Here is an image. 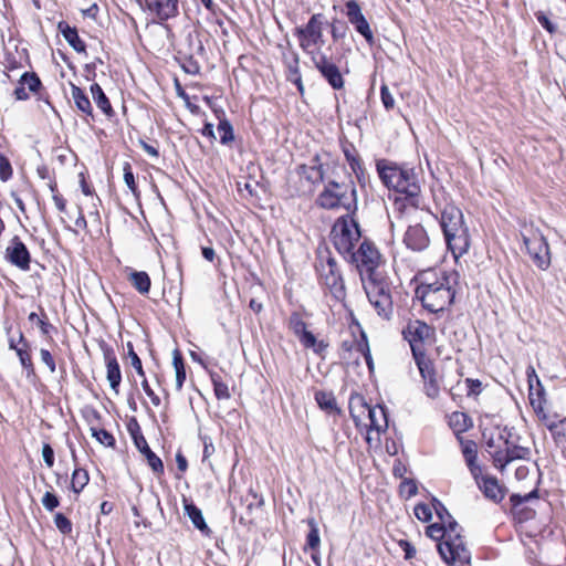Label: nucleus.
<instances>
[{"label":"nucleus","mask_w":566,"mask_h":566,"mask_svg":"<svg viewBox=\"0 0 566 566\" xmlns=\"http://www.w3.org/2000/svg\"><path fill=\"white\" fill-rule=\"evenodd\" d=\"M434 208L430 213L439 220L448 249L454 256L465 254L471 242L461 209L444 192L434 195Z\"/></svg>","instance_id":"1"},{"label":"nucleus","mask_w":566,"mask_h":566,"mask_svg":"<svg viewBox=\"0 0 566 566\" xmlns=\"http://www.w3.org/2000/svg\"><path fill=\"white\" fill-rule=\"evenodd\" d=\"M376 170L386 188L403 193L409 206L420 208L421 186L412 167L381 158L376 160Z\"/></svg>","instance_id":"2"},{"label":"nucleus","mask_w":566,"mask_h":566,"mask_svg":"<svg viewBox=\"0 0 566 566\" xmlns=\"http://www.w3.org/2000/svg\"><path fill=\"white\" fill-rule=\"evenodd\" d=\"M459 274L455 271H441L438 275H427L417 286L416 296L422 306L431 313H439L448 308L454 301L453 285L458 282Z\"/></svg>","instance_id":"3"},{"label":"nucleus","mask_w":566,"mask_h":566,"mask_svg":"<svg viewBox=\"0 0 566 566\" xmlns=\"http://www.w3.org/2000/svg\"><path fill=\"white\" fill-rule=\"evenodd\" d=\"M315 203L325 210L344 208L347 212L356 214L358 210L357 190L350 175L343 181L327 180L324 189L316 197Z\"/></svg>","instance_id":"4"},{"label":"nucleus","mask_w":566,"mask_h":566,"mask_svg":"<svg viewBox=\"0 0 566 566\" xmlns=\"http://www.w3.org/2000/svg\"><path fill=\"white\" fill-rule=\"evenodd\" d=\"M361 282L368 301L377 314L385 319H390L394 314L390 280L379 272L376 275L361 279Z\"/></svg>","instance_id":"5"},{"label":"nucleus","mask_w":566,"mask_h":566,"mask_svg":"<svg viewBox=\"0 0 566 566\" xmlns=\"http://www.w3.org/2000/svg\"><path fill=\"white\" fill-rule=\"evenodd\" d=\"M444 526L447 530L446 539L437 543L441 559L448 565H452L457 560L461 564H470L471 553L464 544L458 522L451 516V518H447Z\"/></svg>","instance_id":"6"},{"label":"nucleus","mask_w":566,"mask_h":566,"mask_svg":"<svg viewBox=\"0 0 566 566\" xmlns=\"http://www.w3.org/2000/svg\"><path fill=\"white\" fill-rule=\"evenodd\" d=\"M355 216L348 212L339 217L332 229L333 244L344 258H347L361 238L360 227Z\"/></svg>","instance_id":"7"},{"label":"nucleus","mask_w":566,"mask_h":566,"mask_svg":"<svg viewBox=\"0 0 566 566\" xmlns=\"http://www.w3.org/2000/svg\"><path fill=\"white\" fill-rule=\"evenodd\" d=\"M345 259L356 265L361 279L382 272L379 269L381 255L375 243L368 239H365L359 248L354 249Z\"/></svg>","instance_id":"8"},{"label":"nucleus","mask_w":566,"mask_h":566,"mask_svg":"<svg viewBox=\"0 0 566 566\" xmlns=\"http://www.w3.org/2000/svg\"><path fill=\"white\" fill-rule=\"evenodd\" d=\"M319 272L323 284L326 286L332 297L337 302H344L346 298V289L339 266L336 260L327 255L325 263L321 259Z\"/></svg>","instance_id":"9"},{"label":"nucleus","mask_w":566,"mask_h":566,"mask_svg":"<svg viewBox=\"0 0 566 566\" xmlns=\"http://www.w3.org/2000/svg\"><path fill=\"white\" fill-rule=\"evenodd\" d=\"M325 18L322 13H314L305 27L295 28L294 35L300 42V46L303 51L314 54L308 49L311 46H322L324 44L323 39V27Z\"/></svg>","instance_id":"10"},{"label":"nucleus","mask_w":566,"mask_h":566,"mask_svg":"<svg viewBox=\"0 0 566 566\" xmlns=\"http://www.w3.org/2000/svg\"><path fill=\"white\" fill-rule=\"evenodd\" d=\"M510 438L511 431L507 429V427H504L503 431L499 436V439L503 440L505 448L491 452L494 467L501 471L504 470V468L512 461L528 459L531 453L528 448L512 443Z\"/></svg>","instance_id":"11"},{"label":"nucleus","mask_w":566,"mask_h":566,"mask_svg":"<svg viewBox=\"0 0 566 566\" xmlns=\"http://www.w3.org/2000/svg\"><path fill=\"white\" fill-rule=\"evenodd\" d=\"M523 242L534 264L543 271L547 270L551 265V252L546 238L536 232L531 237L523 235Z\"/></svg>","instance_id":"12"},{"label":"nucleus","mask_w":566,"mask_h":566,"mask_svg":"<svg viewBox=\"0 0 566 566\" xmlns=\"http://www.w3.org/2000/svg\"><path fill=\"white\" fill-rule=\"evenodd\" d=\"M433 334V327L429 326L423 321L413 319L408 322L406 327L402 329V335L410 345L412 357H415V352L417 355L419 352L426 353L423 342Z\"/></svg>","instance_id":"13"},{"label":"nucleus","mask_w":566,"mask_h":566,"mask_svg":"<svg viewBox=\"0 0 566 566\" xmlns=\"http://www.w3.org/2000/svg\"><path fill=\"white\" fill-rule=\"evenodd\" d=\"M312 62L332 88L340 90L344 87V77L339 67L332 61V57L327 56V54L323 52H316L312 55Z\"/></svg>","instance_id":"14"},{"label":"nucleus","mask_w":566,"mask_h":566,"mask_svg":"<svg viewBox=\"0 0 566 566\" xmlns=\"http://www.w3.org/2000/svg\"><path fill=\"white\" fill-rule=\"evenodd\" d=\"M345 14L355 31L360 34L370 46L374 45L375 36L373 30L357 0H348L345 2Z\"/></svg>","instance_id":"15"},{"label":"nucleus","mask_w":566,"mask_h":566,"mask_svg":"<svg viewBox=\"0 0 566 566\" xmlns=\"http://www.w3.org/2000/svg\"><path fill=\"white\" fill-rule=\"evenodd\" d=\"M415 363L419 369L420 376L423 379L426 395L434 399L439 396L440 387L437 379V371L433 361L426 355V353H415Z\"/></svg>","instance_id":"16"},{"label":"nucleus","mask_w":566,"mask_h":566,"mask_svg":"<svg viewBox=\"0 0 566 566\" xmlns=\"http://www.w3.org/2000/svg\"><path fill=\"white\" fill-rule=\"evenodd\" d=\"M6 259L9 263L20 269L29 271L31 264V254L23 241L14 235L6 249Z\"/></svg>","instance_id":"17"},{"label":"nucleus","mask_w":566,"mask_h":566,"mask_svg":"<svg viewBox=\"0 0 566 566\" xmlns=\"http://www.w3.org/2000/svg\"><path fill=\"white\" fill-rule=\"evenodd\" d=\"M99 348L103 352L104 360L106 364V377L109 382V386L112 390L115 391V394H118L119 386L122 382V373L115 352L113 347L109 346L105 340H102L99 343Z\"/></svg>","instance_id":"18"},{"label":"nucleus","mask_w":566,"mask_h":566,"mask_svg":"<svg viewBox=\"0 0 566 566\" xmlns=\"http://www.w3.org/2000/svg\"><path fill=\"white\" fill-rule=\"evenodd\" d=\"M356 399L360 402V407L367 411L369 419L368 433L371 431H376L377 434L385 432L388 428L387 408L381 405L370 406L360 396H358Z\"/></svg>","instance_id":"19"},{"label":"nucleus","mask_w":566,"mask_h":566,"mask_svg":"<svg viewBox=\"0 0 566 566\" xmlns=\"http://www.w3.org/2000/svg\"><path fill=\"white\" fill-rule=\"evenodd\" d=\"M144 10L153 14L159 22L178 15V0H144Z\"/></svg>","instance_id":"20"},{"label":"nucleus","mask_w":566,"mask_h":566,"mask_svg":"<svg viewBox=\"0 0 566 566\" xmlns=\"http://www.w3.org/2000/svg\"><path fill=\"white\" fill-rule=\"evenodd\" d=\"M403 243L413 252H422L430 245V238L421 223L409 226L403 235Z\"/></svg>","instance_id":"21"},{"label":"nucleus","mask_w":566,"mask_h":566,"mask_svg":"<svg viewBox=\"0 0 566 566\" xmlns=\"http://www.w3.org/2000/svg\"><path fill=\"white\" fill-rule=\"evenodd\" d=\"M19 344L20 347L19 349H17L15 354L19 358L22 368L25 370V376L28 379H35L36 373L31 356V344L24 337V334L22 332L19 333Z\"/></svg>","instance_id":"22"},{"label":"nucleus","mask_w":566,"mask_h":566,"mask_svg":"<svg viewBox=\"0 0 566 566\" xmlns=\"http://www.w3.org/2000/svg\"><path fill=\"white\" fill-rule=\"evenodd\" d=\"M479 489L482 491L484 496L494 503H500L505 496V488L499 484V481L494 476H481L478 481Z\"/></svg>","instance_id":"23"},{"label":"nucleus","mask_w":566,"mask_h":566,"mask_svg":"<svg viewBox=\"0 0 566 566\" xmlns=\"http://www.w3.org/2000/svg\"><path fill=\"white\" fill-rule=\"evenodd\" d=\"M527 382L530 387V402L535 411L542 409V401L544 400V387L541 384L538 376L533 366L526 369Z\"/></svg>","instance_id":"24"},{"label":"nucleus","mask_w":566,"mask_h":566,"mask_svg":"<svg viewBox=\"0 0 566 566\" xmlns=\"http://www.w3.org/2000/svg\"><path fill=\"white\" fill-rule=\"evenodd\" d=\"M138 451L146 458L148 465L156 475H163L165 472L161 459L149 448L145 437H139L134 443Z\"/></svg>","instance_id":"25"},{"label":"nucleus","mask_w":566,"mask_h":566,"mask_svg":"<svg viewBox=\"0 0 566 566\" xmlns=\"http://www.w3.org/2000/svg\"><path fill=\"white\" fill-rule=\"evenodd\" d=\"M57 30L63 35L69 45L77 53H86V44L80 38L78 31L75 27H71L65 21L57 23Z\"/></svg>","instance_id":"26"},{"label":"nucleus","mask_w":566,"mask_h":566,"mask_svg":"<svg viewBox=\"0 0 566 566\" xmlns=\"http://www.w3.org/2000/svg\"><path fill=\"white\" fill-rule=\"evenodd\" d=\"M343 153L352 171L355 174L358 184L364 187L366 184L367 174L359 155L356 153L355 147L353 145L344 147Z\"/></svg>","instance_id":"27"},{"label":"nucleus","mask_w":566,"mask_h":566,"mask_svg":"<svg viewBox=\"0 0 566 566\" xmlns=\"http://www.w3.org/2000/svg\"><path fill=\"white\" fill-rule=\"evenodd\" d=\"M545 426L549 430L556 447L566 459V418L558 421L546 420Z\"/></svg>","instance_id":"28"},{"label":"nucleus","mask_w":566,"mask_h":566,"mask_svg":"<svg viewBox=\"0 0 566 566\" xmlns=\"http://www.w3.org/2000/svg\"><path fill=\"white\" fill-rule=\"evenodd\" d=\"M185 512L197 530L206 536L211 535L212 531L207 525L201 510L193 502L185 501Z\"/></svg>","instance_id":"29"},{"label":"nucleus","mask_w":566,"mask_h":566,"mask_svg":"<svg viewBox=\"0 0 566 566\" xmlns=\"http://www.w3.org/2000/svg\"><path fill=\"white\" fill-rule=\"evenodd\" d=\"M91 93L92 97L96 104V106L108 117H113L115 115V112L112 107V104L104 93L103 88L99 84L94 83L91 85Z\"/></svg>","instance_id":"30"},{"label":"nucleus","mask_w":566,"mask_h":566,"mask_svg":"<svg viewBox=\"0 0 566 566\" xmlns=\"http://www.w3.org/2000/svg\"><path fill=\"white\" fill-rule=\"evenodd\" d=\"M300 57L298 54L293 52L291 54V59L285 57V64L287 69V80L292 83H294L297 87V90L303 93L304 86L302 82V76L298 67Z\"/></svg>","instance_id":"31"},{"label":"nucleus","mask_w":566,"mask_h":566,"mask_svg":"<svg viewBox=\"0 0 566 566\" xmlns=\"http://www.w3.org/2000/svg\"><path fill=\"white\" fill-rule=\"evenodd\" d=\"M71 93L76 108L85 115L94 118L93 107L86 93L73 83H71Z\"/></svg>","instance_id":"32"},{"label":"nucleus","mask_w":566,"mask_h":566,"mask_svg":"<svg viewBox=\"0 0 566 566\" xmlns=\"http://www.w3.org/2000/svg\"><path fill=\"white\" fill-rule=\"evenodd\" d=\"M315 401L318 407L329 415H339L340 409L337 407L336 398L333 392L318 390L315 392Z\"/></svg>","instance_id":"33"},{"label":"nucleus","mask_w":566,"mask_h":566,"mask_svg":"<svg viewBox=\"0 0 566 566\" xmlns=\"http://www.w3.org/2000/svg\"><path fill=\"white\" fill-rule=\"evenodd\" d=\"M449 424L457 433H463L473 427V421L465 412L454 411L450 416Z\"/></svg>","instance_id":"34"},{"label":"nucleus","mask_w":566,"mask_h":566,"mask_svg":"<svg viewBox=\"0 0 566 566\" xmlns=\"http://www.w3.org/2000/svg\"><path fill=\"white\" fill-rule=\"evenodd\" d=\"M306 523L310 527V531L306 535V543H305V546H304V551H312V552H316L318 551L319 548V545H321V537H319V530H318V525L315 521L314 517H310L306 520Z\"/></svg>","instance_id":"35"},{"label":"nucleus","mask_w":566,"mask_h":566,"mask_svg":"<svg viewBox=\"0 0 566 566\" xmlns=\"http://www.w3.org/2000/svg\"><path fill=\"white\" fill-rule=\"evenodd\" d=\"M297 174L311 185H318L325 179V171L315 169L307 164H301L296 168Z\"/></svg>","instance_id":"36"},{"label":"nucleus","mask_w":566,"mask_h":566,"mask_svg":"<svg viewBox=\"0 0 566 566\" xmlns=\"http://www.w3.org/2000/svg\"><path fill=\"white\" fill-rule=\"evenodd\" d=\"M129 282L140 294H147L151 286L150 277L145 271H133L129 274Z\"/></svg>","instance_id":"37"},{"label":"nucleus","mask_w":566,"mask_h":566,"mask_svg":"<svg viewBox=\"0 0 566 566\" xmlns=\"http://www.w3.org/2000/svg\"><path fill=\"white\" fill-rule=\"evenodd\" d=\"M172 365L176 373V388L181 390L186 380V366L179 349H175L172 353Z\"/></svg>","instance_id":"38"},{"label":"nucleus","mask_w":566,"mask_h":566,"mask_svg":"<svg viewBox=\"0 0 566 566\" xmlns=\"http://www.w3.org/2000/svg\"><path fill=\"white\" fill-rule=\"evenodd\" d=\"M220 113L222 117L217 115V117L219 118L217 129L220 134V143L223 145H228L234 139L233 127L231 123L226 118L224 112L221 109Z\"/></svg>","instance_id":"39"},{"label":"nucleus","mask_w":566,"mask_h":566,"mask_svg":"<svg viewBox=\"0 0 566 566\" xmlns=\"http://www.w3.org/2000/svg\"><path fill=\"white\" fill-rule=\"evenodd\" d=\"M90 481L88 472L82 468H75L72 474L71 489L78 494L87 485Z\"/></svg>","instance_id":"40"},{"label":"nucleus","mask_w":566,"mask_h":566,"mask_svg":"<svg viewBox=\"0 0 566 566\" xmlns=\"http://www.w3.org/2000/svg\"><path fill=\"white\" fill-rule=\"evenodd\" d=\"M211 382L213 385V391L217 399H229L231 397L228 385L222 380L218 373H210Z\"/></svg>","instance_id":"41"},{"label":"nucleus","mask_w":566,"mask_h":566,"mask_svg":"<svg viewBox=\"0 0 566 566\" xmlns=\"http://www.w3.org/2000/svg\"><path fill=\"white\" fill-rule=\"evenodd\" d=\"M19 84L27 85L29 91L32 93H38L42 87V82L36 73L34 72H24L20 80Z\"/></svg>","instance_id":"42"},{"label":"nucleus","mask_w":566,"mask_h":566,"mask_svg":"<svg viewBox=\"0 0 566 566\" xmlns=\"http://www.w3.org/2000/svg\"><path fill=\"white\" fill-rule=\"evenodd\" d=\"M289 327L296 337L307 331V325L297 312H293L289 318Z\"/></svg>","instance_id":"43"},{"label":"nucleus","mask_w":566,"mask_h":566,"mask_svg":"<svg viewBox=\"0 0 566 566\" xmlns=\"http://www.w3.org/2000/svg\"><path fill=\"white\" fill-rule=\"evenodd\" d=\"M446 533L447 530L442 523H433L426 528V535L438 543L446 539Z\"/></svg>","instance_id":"44"},{"label":"nucleus","mask_w":566,"mask_h":566,"mask_svg":"<svg viewBox=\"0 0 566 566\" xmlns=\"http://www.w3.org/2000/svg\"><path fill=\"white\" fill-rule=\"evenodd\" d=\"M39 311H40V318L38 321V326L40 327V331H41V334L44 336V337H51V334L52 333H56V327L53 326L49 319H48V315L45 314L44 312V308L39 305Z\"/></svg>","instance_id":"45"},{"label":"nucleus","mask_w":566,"mask_h":566,"mask_svg":"<svg viewBox=\"0 0 566 566\" xmlns=\"http://www.w3.org/2000/svg\"><path fill=\"white\" fill-rule=\"evenodd\" d=\"M92 436L102 444L114 448L116 440L114 436L105 429L91 428Z\"/></svg>","instance_id":"46"},{"label":"nucleus","mask_w":566,"mask_h":566,"mask_svg":"<svg viewBox=\"0 0 566 566\" xmlns=\"http://www.w3.org/2000/svg\"><path fill=\"white\" fill-rule=\"evenodd\" d=\"M126 348H127V355L130 358L132 366L134 367V369L140 377H145V371L143 368L142 360H140L139 356L136 354L133 343L127 342Z\"/></svg>","instance_id":"47"},{"label":"nucleus","mask_w":566,"mask_h":566,"mask_svg":"<svg viewBox=\"0 0 566 566\" xmlns=\"http://www.w3.org/2000/svg\"><path fill=\"white\" fill-rule=\"evenodd\" d=\"M54 524L63 535H69L72 533V522L63 513H56L54 515Z\"/></svg>","instance_id":"48"},{"label":"nucleus","mask_w":566,"mask_h":566,"mask_svg":"<svg viewBox=\"0 0 566 566\" xmlns=\"http://www.w3.org/2000/svg\"><path fill=\"white\" fill-rule=\"evenodd\" d=\"M124 181L129 190L137 197L139 195L137 185L135 182L134 172L129 163H125L124 167Z\"/></svg>","instance_id":"49"},{"label":"nucleus","mask_w":566,"mask_h":566,"mask_svg":"<svg viewBox=\"0 0 566 566\" xmlns=\"http://www.w3.org/2000/svg\"><path fill=\"white\" fill-rule=\"evenodd\" d=\"M532 499H538V490L537 489L531 491L530 493H527L525 495L513 493L510 496V501L512 503V506H513V509H516V510H517L518 506H521L522 504L531 501Z\"/></svg>","instance_id":"50"},{"label":"nucleus","mask_w":566,"mask_h":566,"mask_svg":"<svg viewBox=\"0 0 566 566\" xmlns=\"http://www.w3.org/2000/svg\"><path fill=\"white\" fill-rule=\"evenodd\" d=\"M357 349L364 355L366 364L369 369L373 368V358L369 350V345L365 333H361V339L357 343Z\"/></svg>","instance_id":"51"},{"label":"nucleus","mask_w":566,"mask_h":566,"mask_svg":"<svg viewBox=\"0 0 566 566\" xmlns=\"http://www.w3.org/2000/svg\"><path fill=\"white\" fill-rule=\"evenodd\" d=\"M12 166L9 159L0 154V180L8 181L12 177Z\"/></svg>","instance_id":"52"},{"label":"nucleus","mask_w":566,"mask_h":566,"mask_svg":"<svg viewBox=\"0 0 566 566\" xmlns=\"http://www.w3.org/2000/svg\"><path fill=\"white\" fill-rule=\"evenodd\" d=\"M415 515L422 522H429L432 518V512L428 504L419 503L413 509Z\"/></svg>","instance_id":"53"},{"label":"nucleus","mask_w":566,"mask_h":566,"mask_svg":"<svg viewBox=\"0 0 566 566\" xmlns=\"http://www.w3.org/2000/svg\"><path fill=\"white\" fill-rule=\"evenodd\" d=\"M536 20L545 29L548 33L554 34L557 31L556 24H554L549 18L543 11H537L535 13Z\"/></svg>","instance_id":"54"},{"label":"nucleus","mask_w":566,"mask_h":566,"mask_svg":"<svg viewBox=\"0 0 566 566\" xmlns=\"http://www.w3.org/2000/svg\"><path fill=\"white\" fill-rule=\"evenodd\" d=\"M346 30V25L340 23L337 19H334V21L331 23V35L335 42L345 38Z\"/></svg>","instance_id":"55"},{"label":"nucleus","mask_w":566,"mask_h":566,"mask_svg":"<svg viewBox=\"0 0 566 566\" xmlns=\"http://www.w3.org/2000/svg\"><path fill=\"white\" fill-rule=\"evenodd\" d=\"M459 439L462 444V453H463L464 460L468 458H478L476 443L472 440L464 441L462 438H459Z\"/></svg>","instance_id":"56"},{"label":"nucleus","mask_w":566,"mask_h":566,"mask_svg":"<svg viewBox=\"0 0 566 566\" xmlns=\"http://www.w3.org/2000/svg\"><path fill=\"white\" fill-rule=\"evenodd\" d=\"M380 98L386 111H390L395 107V98L386 84H382L380 87Z\"/></svg>","instance_id":"57"},{"label":"nucleus","mask_w":566,"mask_h":566,"mask_svg":"<svg viewBox=\"0 0 566 566\" xmlns=\"http://www.w3.org/2000/svg\"><path fill=\"white\" fill-rule=\"evenodd\" d=\"M42 505L49 512H53L59 505V497L52 492H45L42 497Z\"/></svg>","instance_id":"58"},{"label":"nucleus","mask_w":566,"mask_h":566,"mask_svg":"<svg viewBox=\"0 0 566 566\" xmlns=\"http://www.w3.org/2000/svg\"><path fill=\"white\" fill-rule=\"evenodd\" d=\"M432 506L436 511L438 518L441 521L442 524L446 523L447 518H451L452 515L449 513L448 509L438 499L434 497L432 500Z\"/></svg>","instance_id":"59"},{"label":"nucleus","mask_w":566,"mask_h":566,"mask_svg":"<svg viewBox=\"0 0 566 566\" xmlns=\"http://www.w3.org/2000/svg\"><path fill=\"white\" fill-rule=\"evenodd\" d=\"M40 356H41V360L43 361V364H45V366L49 368V370L51 373H55L56 364H55V360H54L52 354L48 349L41 348Z\"/></svg>","instance_id":"60"},{"label":"nucleus","mask_w":566,"mask_h":566,"mask_svg":"<svg viewBox=\"0 0 566 566\" xmlns=\"http://www.w3.org/2000/svg\"><path fill=\"white\" fill-rule=\"evenodd\" d=\"M42 458H43L44 463L49 468H52L54 465V450L50 443H43Z\"/></svg>","instance_id":"61"},{"label":"nucleus","mask_w":566,"mask_h":566,"mask_svg":"<svg viewBox=\"0 0 566 566\" xmlns=\"http://www.w3.org/2000/svg\"><path fill=\"white\" fill-rule=\"evenodd\" d=\"M203 443L202 462L209 459L214 452V446L212 439L208 436L201 437Z\"/></svg>","instance_id":"62"},{"label":"nucleus","mask_w":566,"mask_h":566,"mask_svg":"<svg viewBox=\"0 0 566 566\" xmlns=\"http://www.w3.org/2000/svg\"><path fill=\"white\" fill-rule=\"evenodd\" d=\"M398 546L405 552V559L409 560L416 556V548L409 541L400 539Z\"/></svg>","instance_id":"63"},{"label":"nucleus","mask_w":566,"mask_h":566,"mask_svg":"<svg viewBox=\"0 0 566 566\" xmlns=\"http://www.w3.org/2000/svg\"><path fill=\"white\" fill-rule=\"evenodd\" d=\"M182 69L188 74H198L200 71L199 63L190 55L186 59V62L182 64Z\"/></svg>","instance_id":"64"}]
</instances>
